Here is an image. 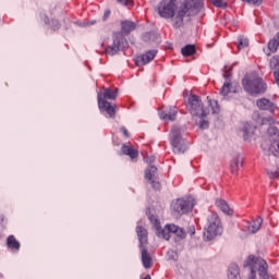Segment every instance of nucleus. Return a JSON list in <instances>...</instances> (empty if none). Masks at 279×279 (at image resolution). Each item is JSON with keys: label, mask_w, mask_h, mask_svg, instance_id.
<instances>
[{"label": "nucleus", "mask_w": 279, "mask_h": 279, "mask_svg": "<svg viewBox=\"0 0 279 279\" xmlns=\"http://www.w3.org/2000/svg\"><path fill=\"white\" fill-rule=\"evenodd\" d=\"M135 29L136 24L134 22L128 20L122 21L121 32L112 35V44L105 49L107 56H117L119 51L125 49V47H128V39H125V36H130Z\"/></svg>", "instance_id": "nucleus-1"}, {"label": "nucleus", "mask_w": 279, "mask_h": 279, "mask_svg": "<svg viewBox=\"0 0 279 279\" xmlns=\"http://www.w3.org/2000/svg\"><path fill=\"white\" fill-rule=\"evenodd\" d=\"M204 0H185L173 19V27L180 29L184 25V16H195L202 12Z\"/></svg>", "instance_id": "nucleus-2"}, {"label": "nucleus", "mask_w": 279, "mask_h": 279, "mask_svg": "<svg viewBox=\"0 0 279 279\" xmlns=\"http://www.w3.org/2000/svg\"><path fill=\"white\" fill-rule=\"evenodd\" d=\"M246 266L251 269L247 279H269V272H267L269 265H267L265 259L250 255L246 260Z\"/></svg>", "instance_id": "nucleus-3"}, {"label": "nucleus", "mask_w": 279, "mask_h": 279, "mask_svg": "<svg viewBox=\"0 0 279 279\" xmlns=\"http://www.w3.org/2000/svg\"><path fill=\"white\" fill-rule=\"evenodd\" d=\"M223 234V225H221V218L219 214L211 211L207 216V223L204 229V239L206 241H213L216 236Z\"/></svg>", "instance_id": "nucleus-4"}, {"label": "nucleus", "mask_w": 279, "mask_h": 279, "mask_svg": "<svg viewBox=\"0 0 279 279\" xmlns=\"http://www.w3.org/2000/svg\"><path fill=\"white\" fill-rule=\"evenodd\" d=\"M242 86L250 95H260L267 90V84L256 72L246 74L242 80Z\"/></svg>", "instance_id": "nucleus-5"}, {"label": "nucleus", "mask_w": 279, "mask_h": 279, "mask_svg": "<svg viewBox=\"0 0 279 279\" xmlns=\"http://www.w3.org/2000/svg\"><path fill=\"white\" fill-rule=\"evenodd\" d=\"M187 109L192 117H208L209 113L207 109H204L202 98L196 95L189 97Z\"/></svg>", "instance_id": "nucleus-6"}, {"label": "nucleus", "mask_w": 279, "mask_h": 279, "mask_svg": "<svg viewBox=\"0 0 279 279\" xmlns=\"http://www.w3.org/2000/svg\"><path fill=\"white\" fill-rule=\"evenodd\" d=\"M170 143L174 154H184L186 151V141L182 138V133L180 132V129L175 126L171 130Z\"/></svg>", "instance_id": "nucleus-7"}, {"label": "nucleus", "mask_w": 279, "mask_h": 279, "mask_svg": "<svg viewBox=\"0 0 279 279\" xmlns=\"http://www.w3.org/2000/svg\"><path fill=\"white\" fill-rule=\"evenodd\" d=\"M175 1L178 0H161L157 5V12L161 19H173L175 16Z\"/></svg>", "instance_id": "nucleus-8"}, {"label": "nucleus", "mask_w": 279, "mask_h": 279, "mask_svg": "<svg viewBox=\"0 0 279 279\" xmlns=\"http://www.w3.org/2000/svg\"><path fill=\"white\" fill-rule=\"evenodd\" d=\"M146 162H148V168L145 171V178L150 182L153 189L156 191H159L160 189V182L156 181V172L158 171V168L156 166L151 165L156 161L155 156H147L145 157Z\"/></svg>", "instance_id": "nucleus-9"}, {"label": "nucleus", "mask_w": 279, "mask_h": 279, "mask_svg": "<svg viewBox=\"0 0 279 279\" xmlns=\"http://www.w3.org/2000/svg\"><path fill=\"white\" fill-rule=\"evenodd\" d=\"M268 135L270 141L269 151L272 156L279 158V130L276 126H270L268 129Z\"/></svg>", "instance_id": "nucleus-10"}, {"label": "nucleus", "mask_w": 279, "mask_h": 279, "mask_svg": "<svg viewBox=\"0 0 279 279\" xmlns=\"http://www.w3.org/2000/svg\"><path fill=\"white\" fill-rule=\"evenodd\" d=\"M171 207L178 215H186V213H191V210H193L191 201L182 198H178L177 201L172 202Z\"/></svg>", "instance_id": "nucleus-11"}, {"label": "nucleus", "mask_w": 279, "mask_h": 279, "mask_svg": "<svg viewBox=\"0 0 279 279\" xmlns=\"http://www.w3.org/2000/svg\"><path fill=\"white\" fill-rule=\"evenodd\" d=\"M98 107L99 110L107 112L109 119H114V117H117V105H112L108 102V100H105L101 93L98 94Z\"/></svg>", "instance_id": "nucleus-12"}, {"label": "nucleus", "mask_w": 279, "mask_h": 279, "mask_svg": "<svg viewBox=\"0 0 279 279\" xmlns=\"http://www.w3.org/2000/svg\"><path fill=\"white\" fill-rule=\"evenodd\" d=\"M156 56H158V50H148L146 53L137 57L135 63L137 66H145V64H149Z\"/></svg>", "instance_id": "nucleus-13"}, {"label": "nucleus", "mask_w": 279, "mask_h": 279, "mask_svg": "<svg viewBox=\"0 0 279 279\" xmlns=\"http://www.w3.org/2000/svg\"><path fill=\"white\" fill-rule=\"evenodd\" d=\"M256 106L257 108H259V110H267L271 114H274V112H276V109L278 108L276 107V104L271 102V100L267 98L258 99L256 101Z\"/></svg>", "instance_id": "nucleus-14"}, {"label": "nucleus", "mask_w": 279, "mask_h": 279, "mask_svg": "<svg viewBox=\"0 0 279 279\" xmlns=\"http://www.w3.org/2000/svg\"><path fill=\"white\" fill-rule=\"evenodd\" d=\"M156 234L159 239H165L169 241L172 236L171 225H167L163 229L160 227L159 222H156Z\"/></svg>", "instance_id": "nucleus-15"}, {"label": "nucleus", "mask_w": 279, "mask_h": 279, "mask_svg": "<svg viewBox=\"0 0 279 279\" xmlns=\"http://www.w3.org/2000/svg\"><path fill=\"white\" fill-rule=\"evenodd\" d=\"M159 118L162 121H175L178 119V107H170L169 110L159 112Z\"/></svg>", "instance_id": "nucleus-16"}, {"label": "nucleus", "mask_w": 279, "mask_h": 279, "mask_svg": "<svg viewBox=\"0 0 279 279\" xmlns=\"http://www.w3.org/2000/svg\"><path fill=\"white\" fill-rule=\"evenodd\" d=\"M243 168V158L235 156L230 161V171L232 175H239V171Z\"/></svg>", "instance_id": "nucleus-17"}, {"label": "nucleus", "mask_w": 279, "mask_h": 279, "mask_svg": "<svg viewBox=\"0 0 279 279\" xmlns=\"http://www.w3.org/2000/svg\"><path fill=\"white\" fill-rule=\"evenodd\" d=\"M140 250L142 252L143 267L145 269H151V267H154V259L151 258V255L149 254V251H147V248H145V246L140 247Z\"/></svg>", "instance_id": "nucleus-18"}, {"label": "nucleus", "mask_w": 279, "mask_h": 279, "mask_svg": "<svg viewBox=\"0 0 279 279\" xmlns=\"http://www.w3.org/2000/svg\"><path fill=\"white\" fill-rule=\"evenodd\" d=\"M7 247L11 252H19L21 250V242L14 235H9L7 238Z\"/></svg>", "instance_id": "nucleus-19"}, {"label": "nucleus", "mask_w": 279, "mask_h": 279, "mask_svg": "<svg viewBox=\"0 0 279 279\" xmlns=\"http://www.w3.org/2000/svg\"><path fill=\"white\" fill-rule=\"evenodd\" d=\"M136 234L140 241V248L145 247L147 245V229L138 226L136 227Z\"/></svg>", "instance_id": "nucleus-20"}, {"label": "nucleus", "mask_w": 279, "mask_h": 279, "mask_svg": "<svg viewBox=\"0 0 279 279\" xmlns=\"http://www.w3.org/2000/svg\"><path fill=\"white\" fill-rule=\"evenodd\" d=\"M122 154H124V156H129L131 160H136V158H138V150L134 148V146H128L123 144Z\"/></svg>", "instance_id": "nucleus-21"}, {"label": "nucleus", "mask_w": 279, "mask_h": 279, "mask_svg": "<svg viewBox=\"0 0 279 279\" xmlns=\"http://www.w3.org/2000/svg\"><path fill=\"white\" fill-rule=\"evenodd\" d=\"M170 228L172 235L174 234L175 236V241H183V239H186V231L183 228L175 225H171Z\"/></svg>", "instance_id": "nucleus-22"}, {"label": "nucleus", "mask_w": 279, "mask_h": 279, "mask_svg": "<svg viewBox=\"0 0 279 279\" xmlns=\"http://www.w3.org/2000/svg\"><path fill=\"white\" fill-rule=\"evenodd\" d=\"M260 226H263V218L258 217L257 219L250 222L247 230L251 232V234H256V232L260 230Z\"/></svg>", "instance_id": "nucleus-23"}, {"label": "nucleus", "mask_w": 279, "mask_h": 279, "mask_svg": "<svg viewBox=\"0 0 279 279\" xmlns=\"http://www.w3.org/2000/svg\"><path fill=\"white\" fill-rule=\"evenodd\" d=\"M228 278L229 279H241V274L239 271V265H236V264L230 265Z\"/></svg>", "instance_id": "nucleus-24"}, {"label": "nucleus", "mask_w": 279, "mask_h": 279, "mask_svg": "<svg viewBox=\"0 0 279 279\" xmlns=\"http://www.w3.org/2000/svg\"><path fill=\"white\" fill-rule=\"evenodd\" d=\"M216 206L225 213V215H232V209H230V206L228 203L223 199H217Z\"/></svg>", "instance_id": "nucleus-25"}, {"label": "nucleus", "mask_w": 279, "mask_h": 279, "mask_svg": "<svg viewBox=\"0 0 279 279\" xmlns=\"http://www.w3.org/2000/svg\"><path fill=\"white\" fill-rule=\"evenodd\" d=\"M278 47H279V33H277L275 37L270 39L268 43V49L271 53H276V51H278Z\"/></svg>", "instance_id": "nucleus-26"}, {"label": "nucleus", "mask_w": 279, "mask_h": 279, "mask_svg": "<svg viewBox=\"0 0 279 279\" xmlns=\"http://www.w3.org/2000/svg\"><path fill=\"white\" fill-rule=\"evenodd\" d=\"M117 95H118L117 89L105 88L104 93L101 94V97L105 101L106 99L114 100L117 99Z\"/></svg>", "instance_id": "nucleus-27"}, {"label": "nucleus", "mask_w": 279, "mask_h": 279, "mask_svg": "<svg viewBox=\"0 0 279 279\" xmlns=\"http://www.w3.org/2000/svg\"><path fill=\"white\" fill-rule=\"evenodd\" d=\"M181 53H182V56H184V58H189L191 56H195V53H196L195 46L186 45L185 47H183L181 49Z\"/></svg>", "instance_id": "nucleus-28"}, {"label": "nucleus", "mask_w": 279, "mask_h": 279, "mask_svg": "<svg viewBox=\"0 0 279 279\" xmlns=\"http://www.w3.org/2000/svg\"><path fill=\"white\" fill-rule=\"evenodd\" d=\"M252 134H254V126L250 125V124H244L243 128V138L244 141H247V138H250V136H252Z\"/></svg>", "instance_id": "nucleus-29"}, {"label": "nucleus", "mask_w": 279, "mask_h": 279, "mask_svg": "<svg viewBox=\"0 0 279 279\" xmlns=\"http://www.w3.org/2000/svg\"><path fill=\"white\" fill-rule=\"evenodd\" d=\"M239 40V44H238V49L241 50V49H244V47H250V39L248 38H245L244 36H240L238 38Z\"/></svg>", "instance_id": "nucleus-30"}, {"label": "nucleus", "mask_w": 279, "mask_h": 279, "mask_svg": "<svg viewBox=\"0 0 279 279\" xmlns=\"http://www.w3.org/2000/svg\"><path fill=\"white\" fill-rule=\"evenodd\" d=\"M209 106L213 110V114H219V102L217 100H209Z\"/></svg>", "instance_id": "nucleus-31"}, {"label": "nucleus", "mask_w": 279, "mask_h": 279, "mask_svg": "<svg viewBox=\"0 0 279 279\" xmlns=\"http://www.w3.org/2000/svg\"><path fill=\"white\" fill-rule=\"evenodd\" d=\"M230 83H225L223 86L220 89V95H222V97H227L230 94Z\"/></svg>", "instance_id": "nucleus-32"}, {"label": "nucleus", "mask_w": 279, "mask_h": 279, "mask_svg": "<svg viewBox=\"0 0 279 279\" xmlns=\"http://www.w3.org/2000/svg\"><path fill=\"white\" fill-rule=\"evenodd\" d=\"M267 173L270 180H276V178H279V168L276 171L268 170Z\"/></svg>", "instance_id": "nucleus-33"}, {"label": "nucleus", "mask_w": 279, "mask_h": 279, "mask_svg": "<svg viewBox=\"0 0 279 279\" xmlns=\"http://www.w3.org/2000/svg\"><path fill=\"white\" fill-rule=\"evenodd\" d=\"M277 66H279V58L272 57L270 59V69H276Z\"/></svg>", "instance_id": "nucleus-34"}, {"label": "nucleus", "mask_w": 279, "mask_h": 279, "mask_svg": "<svg viewBox=\"0 0 279 279\" xmlns=\"http://www.w3.org/2000/svg\"><path fill=\"white\" fill-rule=\"evenodd\" d=\"M244 3H251V5H260L263 0H242Z\"/></svg>", "instance_id": "nucleus-35"}, {"label": "nucleus", "mask_w": 279, "mask_h": 279, "mask_svg": "<svg viewBox=\"0 0 279 279\" xmlns=\"http://www.w3.org/2000/svg\"><path fill=\"white\" fill-rule=\"evenodd\" d=\"M213 3L216 8H226L223 0H213Z\"/></svg>", "instance_id": "nucleus-36"}, {"label": "nucleus", "mask_w": 279, "mask_h": 279, "mask_svg": "<svg viewBox=\"0 0 279 279\" xmlns=\"http://www.w3.org/2000/svg\"><path fill=\"white\" fill-rule=\"evenodd\" d=\"M263 123H269V125H274L276 123V120L272 117L263 118Z\"/></svg>", "instance_id": "nucleus-37"}, {"label": "nucleus", "mask_w": 279, "mask_h": 279, "mask_svg": "<svg viewBox=\"0 0 279 279\" xmlns=\"http://www.w3.org/2000/svg\"><path fill=\"white\" fill-rule=\"evenodd\" d=\"M208 125H209L208 121H206V120H204V119L201 120L199 128H201L202 130H207Z\"/></svg>", "instance_id": "nucleus-38"}, {"label": "nucleus", "mask_w": 279, "mask_h": 279, "mask_svg": "<svg viewBox=\"0 0 279 279\" xmlns=\"http://www.w3.org/2000/svg\"><path fill=\"white\" fill-rule=\"evenodd\" d=\"M122 5H132V0H118Z\"/></svg>", "instance_id": "nucleus-39"}, {"label": "nucleus", "mask_w": 279, "mask_h": 279, "mask_svg": "<svg viewBox=\"0 0 279 279\" xmlns=\"http://www.w3.org/2000/svg\"><path fill=\"white\" fill-rule=\"evenodd\" d=\"M120 130L126 138L130 137V133L128 132V129H125V126H122Z\"/></svg>", "instance_id": "nucleus-40"}, {"label": "nucleus", "mask_w": 279, "mask_h": 279, "mask_svg": "<svg viewBox=\"0 0 279 279\" xmlns=\"http://www.w3.org/2000/svg\"><path fill=\"white\" fill-rule=\"evenodd\" d=\"M108 19H110V11H105L102 21H108Z\"/></svg>", "instance_id": "nucleus-41"}, {"label": "nucleus", "mask_w": 279, "mask_h": 279, "mask_svg": "<svg viewBox=\"0 0 279 279\" xmlns=\"http://www.w3.org/2000/svg\"><path fill=\"white\" fill-rule=\"evenodd\" d=\"M189 234H191V236H193V234H195V227H190L189 229Z\"/></svg>", "instance_id": "nucleus-42"}, {"label": "nucleus", "mask_w": 279, "mask_h": 279, "mask_svg": "<svg viewBox=\"0 0 279 279\" xmlns=\"http://www.w3.org/2000/svg\"><path fill=\"white\" fill-rule=\"evenodd\" d=\"M143 279H151V276L146 275Z\"/></svg>", "instance_id": "nucleus-43"}, {"label": "nucleus", "mask_w": 279, "mask_h": 279, "mask_svg": "<svg viewBox=\"0 0 279 279\" xmlns=\"http://www.w3.org/2000/svg\"><path fill=\"white\" fill-rule=\"evenodd\" d=\"M262 147L265 149V144H263Z\"/></svg>", "instance_id": "nucleus-44"}, {"label": "nucleus", "mask_w": 279, "mask_h": 279, "mask_svg": "<svg viewBox=\"0 0 279 279\" xmlns=\"http://www.w3.org/2000/svg\"><path fill=\"white\" fill-rule=\"evenodd\" d=\"M223 77H226V73L223 74Z\"/></svg>", "instance_id": "nucleus-45"}]
</instances>
